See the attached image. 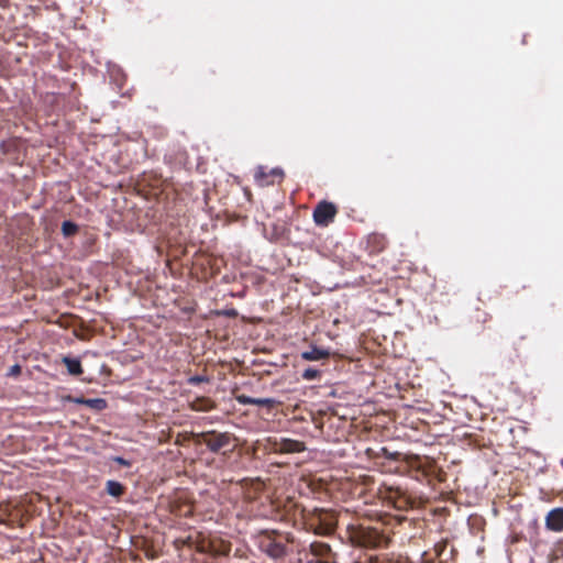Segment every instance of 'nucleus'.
I'll use <instances>...</instances> for the list:
<instances>
[{
	"label": "nucleus",
	"instance_id": "obj_1",
	"mask_svg": "<svg viewBox=\"0 0 563 563\" xmlns=\"http://www.w3.org/2000/svg\"><path fill=\"white\" fill-rule=\"evenodd\" d=\"M287 514L292 518L299 516L307 527V529L318 536H330L336 528V519L334 515L327 509L314 508L307 510L303 507H299L292 500H288Z\"/></svg>",
	"mask_w": 563,
	"mask_h": 563
},
{
	"label": "nucleus",
	"instance_id": "obj_2",
	"mask_svg": "<svg viewBox=\"0 0 563 563\" xmlns=\"http://www.w3.org/2000/svg\"><path fill=\"white\" fill-rule=\"evenodd\" d=\"M350 542L354 547L366 549L386 548L390 539L380 530L362 525H350L346 529Z\"/></svg>",
	"mask_w": 563,
	"mask_h": 563
},
{
	"label": "nucleus",
	"instance_id": "obj_3",
	"mask_svg": "<svg viewBox=\"0 0 563 563\" xmlns=\"http://www.w3.org/2000/svg\"><path fill=\"white\" fill-rule=\"evenodd\" d=\"M288 538L276 530H264L258 536L261 551L273 559H280L286 555V542Z\"/></svg>",
	"mask_w": 563,
	"mask_h": 563
},
{
	"label": "nucleus",
	"instance_id": "obj_4",
	"mask_svg": "<svg viewBox=\"0 0 563 563\" xmlns=\"http://www.w3.org/2000/svg\"><path fill=\"white\" fill-rule=\"evenodd\" d=\"M194 438L195 443L206 444L213 453H218L221 450L227 449L234 440L233 434L229 432H218L216 430L197 433Z\"/></svg>",
	"mask_w": 563,
	"mask_h": 563
},
{
	"label": "nucleus",
	"instance_id": "obj_5",
	"mask_svg": "<svg viewBox=\"0 0 563 563\" xmlns=\"http://www.w3.org/2000/svg\"><path fill=\"white\" fill-rule=\"evenodd\" d=\"M232 544L218 536L209 538L202 537L200 542L196 544V551L199 553H208L212 556H227L231 552Z\"/></svg>",
	"mask_w": 563,
	"mask_h": 563
},
{
	"label": "nucleus",
	"instance_id": "obj_6",
	"mask_svg": "<svg viewBox=\"0 0 563 563\" xmlns=\"http://www.w3.org/2000/svg\"><path fill=\"white\" fill-rule=\"evenodd\" d=\"M267 448L271 452L278 454H291L306 451L305 442L289 438H268Z\"/></svg>",
	"mask_w": 563,
	"mask_h": 563
},
{
	"label": "nucleus",
	"instance_id": "obj_7",
	"mask_svg": "<svg viewBox=\"0 0 563 563\" xmlns=\"http://www.w3.org/2000/svg\"><path fill=\"white\" fill-rule=\"evenodd\" d=\"M284 177V170L278 167L268 169L265 166H258L254 173L255 184L260 187H268L275 184H280Z\"/></svg>",
	"mask_w": 563,
	"mask_h": 563
},
{
	"label": "nucleus",
	"instance_id": "obj_8",
	"mask_svg": "<svg viewBox=\"0 0 563 563\" xmlns=\"http://www.w3.org/2000/svg\"><path fill=\"white\" fill-rule=\"evenodd\" d=\"M338 208L333 202L322 200L313 209L312 218L318 227H328L334 221Z\"/></svg>",
	"mask_w": 563,
	"mask_h": 563
},
{
	"label": "nucleus",
	"instance_id": "obj_9",
	"mask_svg": "<svg viewBox=\"0 0 563 563\" xmlns=\"http://www.w3.org/2000/svg\"><path fill=\"white\" fill-rule=\"evenodd\" d=\"M309 552L316 558L313 562H330L339 559L338 553L325 542H312L309 545Z\"/></svg>",
	"mask_w": 563,
	"mask_h": 563
},
{
	"label": "nucleus",
	"instance_id": "obj_10",
	"mask_svg": "<svg viewBox=\"0 0 563 563\" xmlns=\"http://www.w3.org/2000/svg\"><path fill=\"white\" fill-rule=\"evenodd\" d=\"M388 245V239L383 233H371L366 240V249L369 254H379L382 253Z\"/></svg>",
	"mask_w": 563,
	"mask_h": 563
},
{
	"label": "nucleus",
	"instance_id": "obj_11",
	"mask_svg": "<svg viewBox=\"0 0 563 563\" xmlns=\"http://www.w3.org/2000/svg\"><path fill=\"white\" fill-rule=\"evenodd\" d=\"M235 400L241 405H256L266 407L267 409H273L279 404V401L274 398H253L244 394L236 395Z\"/></svg>",
	"mask_w": 563,
	"mask_h": 563
},
{
	"label": "nucleus",
	"instance_id": "obj_12",
	"mask_svg": "<svg viewBox=\"0 0 563 563\" xmlns=\"http://www.w3.org/2000/svg\"><path fill=\"white\" fill-rule=\"evenodd\" d=\"M545 527L555 532L563 531V508H554L545 517Z\"/></svg>",
	"mask_w": 563,
	"mask_h": 563
},
{
	"label": "nucleus",
	"instance_id": "obj_13",
	"mask_svg": "<svg viewBox=\"0 0 563 563\" xmlns=\"http://www.w3.org/2000/svg\"><path fill=\"white\" fill-rule=\"evenodd\" d=\"M448 545L449 542L446 539L437 542L433 545V556L431 558V560H438L439 563H448L452 556V553L454 552L453 548L450 551H448Z\"/></svg>",
	"mask_w": 563,
	"mask_h": 563
},
{
	"label": "nucleus",
	"instance_id": "obj_14",
	"mask_svg": "<svg viewBox=\"0 0 563 563\" xmlns=\"http://www.w3.org/2000/svg\"><path fill=\"white\" fill-rule=\"evenodd\" d=\"M331 356V352L328 349L319 347L316 345L310 346L308 351L301 353V358L306 361H320Z\"/></svg>",
	"mask_w": 563,
	"mask_h": 563
},
{
	"label": "nucleus",
	"instance_id": "obj_15",
	"mask_svg": "<svg viewBox=\"0 0 563 563\" xmlns=\"http://www.w3.org/2000/svg\"><path fill=\"white\" fill-rule=\"evenodd\" d=\"M190 408L195 411L208 412L216 408V402L209 397H197L191 401Z\"/></svg>",
	"mask_w": 563,
	"mask_h": 563
},
{
	"label": "nucleus",
	"instance_id": "obj_16",
	"mask_svg": "<svg viewBox=\"0 0 563 563\" xmlns=\"http://www.w3.org/2000/svg\"><path fill=\"white\" fill-rule=\"evenodd\" d=\"M62 363L66 366L68 374L71 376H79L84 372L79 358L71 356H63Z\"/></svg>",
	"mask_w": 563,
	"mask_h": 563
},
{
	"label": "nucleus",
	"instance_id": "obj_17",
	"mask_svg": "<svg viewBox=\"0 0 563 563\" xmlns=\"http://www.w3.org/2000/svg\"><path fill=\"white\" fill-rule=\"evenodd\" d=\"M125 486L120 482L109 479L106 483V492L112 497L120 498L125 494Z\"/></svg>",
	"mask_w": 563,
	"mask_h": 563
},
{
	"label": "nucleus",
	"instance_id": "obj_18",
	"mask_svg": "<svg viewBox=\"0 0 563 563\" xmlns=\"http://www.w3.org/2000/svg\"><path fill=\"white\" fill-rule=\"evenodd\" d=\"M201 538H202L201 533H199L196 538L188 536L187 538H184V539H177L175 541V543L177 547H188V548L196 549V544H197V542H200Z\"/></svg>",
	"mask_w": 563,
	"mask_h": 563
},
{
	"label": "nucleus",
	"instance_id": "obj_19",
	"mask_svg": "<svg viewBox=\"0 0 563 563\" xmlns=\"http://www.w3.org/2000/svg\"><path fill=\"white\" fill-rule=\"evenodd\" d=\"M86 406L96 411H102L107 408V400L103 398L87 399Z\"/></svg>",
	"mask_w": 563,
	"mask_h": 563
},
{
	"label": "nucleus",
	"instance_id": "obj_20",
	"mask_svg": "<svg viewBox=\"0 0 563 563\" xmlns=\"http://www.w3.org/2000/svg\"><path fill=\"white\" fill-rule=\"evenodd\" d=\"M62 232L64 236H73L78 232V225L71 221H64L62 223Z\"/></svg>",
	"mask_w": 563,
	"mask_h": 563
},
{
	"label": "nucleus",
	"instance_id": "obj_21",
	"mask_svg": "<svg viewBox=\"0 0 563 563\" xmlns=\"http://www.w3.org/2000/svg\"><path fill=\"white\" fill-rule=\"evenodd\" d=\"M301 377L305 380H314L321 377V371L314 367H308L301 373Z\"/></svg>",
	"mask_w": 563,
	"mask_h": 563
},
{
	"label": "nucleus",
	"instance_id": "obj_22",
	"mask_svg": "<svg viewBox=\"0 0 563 563\" xmlns=\"http://www.w3.org/2000/svg\"><path fill=\"white\" fill-rule=\"evenodd\" d=\"M210 378L206 375H194L187 379L188 385H199L201 383H209Z\"/></svg>",
	"mask_w": 563,
	"mask_h": 563
},
{
	"label": "nucleus",
	"instance_id": "obj_23",
	"mask_svg": "<svg viewBox=\"0 0 563 563\" xmlns=\"http://www.w3.org/2000/svg\"><path fill=\"white\" fill-rule=\"evenodd\" d=\"M196 433H190V434H178L177 438H176V441H175V444H178V445H184L186 441H189V440H192L195 442V435Z\"/></svg>",
	"mask_w": 563,
	"mask_h": 563
},
{
	"label": "nucleus",
	"instance_id": "obj_24",
	"mask_svg": "<svg viewBox=\"0 0 563 563\" xmlns=\"http://www.w3.org/2000/svg\"><path fill=\"white\" fill-rule=\"evenodd\" d=\"M65 400L69 401V402L78 404V405H85V406H86V402H87V398L74 397V396H70V395L66 396Z\"/></svg>",
	"mask_w": 563,
	"mask_h": 563
},
{
	"label": "nucleus",
	"instance_id": "obj_25",
	"mask_svg": "<svg viewBox=\"0 0 563 563\" xmlns=\"http://www.w3.org/2000/svg\"><path fill=\"white\" fill-rule=\"evenodd\" d=\"M113 461H114L115 463H118V464L122 465V466H126V467L131 466V462H130V461H128V460H125V459H124V457H122V456H115V457H113Z\"/></svg>",
	"mask_w": 563,
	"mask_h": 563
},
{
	"label": "nucleus",
	"instance_id": "obj_26",
	"mask_svg": "<svg viewBox=\"0 0 563 563\" xmlns=\"http://www.w3.org/2000/svg\"><path fill=\"white\" fill-rule=\"evenodd\" d=\"M383 452L384 454L388 457V459H391V460H397L398 456L400 455L398 452H395V453H388L387 449H383Z\"/></svg>",
	"mask_w": 563,
	"mask_h": 563
},
{
	"label": "nucleus",
	"instance_id": "obj_27",
	"mask_svg": "<svg viewBox=\"0 0 563 563\" xmlns=\"http://www.w3.org/2000/svg\"><path fill=\"white\" fill-rule=\"evenodd\" d=\"M19 373H20V366L19 365H14V366L11 367V369H10V374L11 375H16Z\"/></svg>",
	"mask_w": 563,
	"mask_h": 563
},
{
	"label": "nucleus",
	"instance_id": "obj_28",
	"mask_svg": "<svg viewBox=\"0 0 563 563\" xmlns=\"http://www.w3.org/2000/svg\"><path fill=\"white\" fill-rule=\"evenodd\" d=\"M309 563H339V559L334 560V561H330V562H313V561H309Z\"/></svg>",
	"mask_w": 563,
	"mask_h": 563
}]
</instances>
